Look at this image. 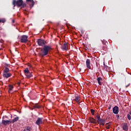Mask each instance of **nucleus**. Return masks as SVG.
Masks as SVG:
<instances>
[{"instance_id": "7ed1b4c3", "label": "nucleus", "mask_w": 131, "mask_h": 131, "mask_svg": "<svg viewBox=\"0 0 131 131\" xmlns=\"http://www.w3.org/2000/svg\"><path fill=\"white\" fill-rule=\"evenodd\" d=\"M37 42L38 44V46L43 47V46H45L46 43H47V41L43 39H39L37 40Z\"/></svg>"}, {"instance_id": "473e14b6", "label": "nucleus", "mask_w": 131, "mask_h": 131, "mask_svg": "<svg viewBox=\"0 0 131 131\" xmlns=\"http://www.w3.org/2000/svg\"><path fill=\"white\" fill-rule=\"evenodd\" d=\"M104 67H105V68H106V69H107V68L108 69H109V67H108V66H104Z\"/></svg>"}, {"instance_id": "f257e3e1", "label": "nucleus", "mask_w": 131, "mask_h": 131, "mask_svg": "<svg viewBox=\"0 0 131 131\" xmlns=\"http://www.w3.org/2000/svg\"><path fill=\"white\" fill-rule=\"evenodd\" d=\"M51 50H52L51 46L45 45L43 47V49L41 50L42 53H41L40 55L41 57H45V56H47Z\"/></svg>"}, {"instance_id": "e433bc0d", "label": "nucleus", "mask_w": 131, "mask_h": 131, "mask_svg": "<svg viewBox=\"0 0 131 131\" xmlns=\"http://www.w3.org/2000/svg\"><path fill=\"white\" fill-rule=\"evenodd\" d=\"M129 114H130V115H131V112H129Z\"/></svg>"}, {"instance_id": "2eb2a0df", "label": "nucleus", "mask_w": 131, "mask_h": 131, "mask_svg": "<svg viewBox=\"0 0 131 131\" xmlns=\"http://www.w3.org/2000/svg\"><path fill=\"white\" fill-rule=\"evenodd\" d=\"M103 80V79H102V77H99L97 78V82L99 84V85H102V83H101V81Z\"/></svg>"}, {"instance_id": "1a4fd4ad", "label": "nucleus", "mask_w": 131, "mask_h": 131, "mask_svg": "<svg viewBox=\"0 0 131 131\" xmlns=\"http://www.w3.org/2000/svg\"><path fill=\"white\" fill-rule=\"evenodd\" d=\"M2 123L4 125H8L10 123H12V122H11V121H10L9 120H2Z\"/></svg>"}, {"instance_id": "4468645a", "label": "nucleus", "mask_w": 131, "mask_h": 131, "mask_svg": "<svg viewBox=\"0 0 131 131\" xmlns=\"http://www.w3.org/2000/svg\"><path fill=\"white\" fill-rule=\"evenodd\" d=\"M33 109H40L41 108V105H39L38 103L35 104L33 106Z\"/></svg>"}, {"instance_id": "72a5a7b5", "label": "nucleus", "mask_w": 131, "mask_h": 131, "mask_svg": "<svg viewBox=\"0 0 131 131\" xmlns=\"http://www.w3.org/2000/svg\"><path fill=\"white\" fill-rule=\"evenodd\" d=\"M130 83L128 84L127 85H126V88H128V86H129L130 85Z\"/></svg>"}, {"instance_id": "9b49d317", "label": "nucleus", "mask_w": 131, "mask_h": 131, "mask_svg": "<svg viewBox=\"0 0 131 131\" xmlns=\"http://www.w3.org/2000/svg\"><path fill=\"white\" fill-rule=\"evenodd\" d=\"M3 76L5 78H9V77H11V76H12V74L9 73H3Z\"/></svg>"}, {"instance_id": "f8f14e48", "label": "nucleus", "mask_w": 131, "mask_h": 131, "mask_svg": "<svg viewBox=\"0 0 131 131\" xmlns=\"http://www.w3.org/2000/svg\"><path fill=\"white\" fill-rule=\"evenodd\" d=\"M122 128L123 130H125V131L128 130V126H127V123H123Z\"/></svg>"}, {"instance_id": "4be33fe9", "label": "nucleus", "mask_w": 131, "mask_h": 131, "mask_svg": "<svg viewBox=\"0 0 131 131\" xmlns=\"http://www.w3.org/2000/svg\"><path fill=\"white\" fill-rule=\"evenodd\" d=\"M75 101L77 102V103H78L79 101H80V97L79 96H77L75 97Z\"/></svg>"}, {"instance_id": "393cba45", "label": "nucleus", "mask_w": 131, "mask_h": 131, "mask_svg": "<svg viewBox=\"0 0 131 131\" xmlns=\"http://www.w3.org/2000/svg\"><path fill=\"white\" fill-rule=\"evenodd\" d=\"M13 89H14V86L12 85H9V91L11 92V91H13Z\"/></svg>"}, {"instance_id": "6e6552de", "label": "nucleus", "mask_w": 131, "mask_h": 131, "mask_svg": "<svg viewBox=\"0 0 131 131\" xmlns=\"http://www.w3.org/2000/svg\"><path fill=\"white\" fill-rule=\"evenodd\" d=\"M61 48L63 51H67L68 50V45L67 43H63Z\"/></svg>"}, {"instance_id": "423d86ee", "label": "nucleus", "mask_w": 131, "mask_h": 131, "mask_svg": "<svg viewBox=\"0 0 131 131\" xmlns=\"http://www.w3.org/2000/svg\"><path fill=\"white\" fill-rule=\"evenodd\" d=\"M113 112L114 113V114H118V113L119 112V108L118 106H114V107L113 108Z\"/></svg>"}, {"instance_id": "4c0bfd02", "label": "nucleus", "mask_w": 131, "mask_h": 131, "mask_svg": "<svg viewBox=\"0 0 131 131\" xmlns=\"http://www.w3.org/2000/svg\"><path fill=\"white\" fill-rule=\"evenodd\" d=\"M117 117H118V118H119V115H118Z\"/></svg>"}, {"instance_id": "bb28decb", "label": "nucleus", "mask_w": 131, "mask_h": 131, "mask_svg": "<svg viewBox=\"0 0 131 131\" xmlns=\"http://www.w3.org/2000/svg\"><path fill=\"white\" fill-rule=\"evenodd\" d=\"M127 118H128V120H130V119H131V116H130V115L128 114V115H127Z\"/></svg>"}, {"instance_id": "7c9ffc66", "label": "nucleus", "mask_w": 131, "mask_h": 131, "mask_svg": "<svg viewBox=\"0 0 131 131\" xmlns=\"http://www.w3.org/2000/svg\"><path fill=\"white\" fill-rule=\"evenodd\" d=\"M28 67H29L30 69H32V66H31V64H29Z\"/></svg>"}, {"instance_id": "b1692460", "label": "nucleus", "mask_w": 131, "mask_h": 131, "mask_svg": "<svg viewBox=\"0 0 131 131\" xmlns=\"http://www.w3.org/2000/svg\"><path fill=\"white\" fill-rule=\"evenodd\" d=\"M6 22V19L0 18V23H5Z\"/></svg>"}, {"instance_id": "20e7f679", "label": "nucleus", "mask_w": 131, "mask_h": 131, "mask_svg": "<svg viewBox=\"0 0 131 131\" xmlns=\"http://www.w3.org/2000/svg\"><path fill=\"white\" fill-rule=\"evenodd\" d=\"M28 41V36L24 35L21 36L20 42L24 43H26Z\"/></svg>"}, {"instance_id": "aec40b11", "label": "nucleus", "mask_w": 131, "mask_h": 131, "mask_svg": "<svg viewBox=\"0 0 131 131\" xmlns=\"http://www.w3.org/2000/svg\"><path fill=\"white\" fill-rule=\"evenodd\" d=\"M24 131H30L31 130V127L30 126H27L25 128Z\"/></svg>"}, {"instance_id": "2f4dec72", "label": "nucleus", "mask_w": 131, "mask_h": 131, "mask_svg": "<svg viewBox=\"0 0 131 131\" xmlns=\"http://www.w3.org/2000/svg\"><path fill=\"white\" fill-rule=\"evenodd\" d=\"M111 107H112L111 105H108V110H110V109H111Z\"/></svg>"}, {"instance_id": "5701e85b", "label": "nucleus", "mask_w": 131, "mask_h": 131, "mask_svg": "<svg viewBox=\"0 0 131 131\" xmlns=\"http://www.w3.org/2000/svg\"><path fill=\"white\" fill-rule=\"evenodd\" d=\"M102 50H103V51H107V45H104V46L102 47Z\"/></svg>"}, {"instance_id": "cd10ccee", "label": "nucleus", "mask_w": 131, "mask_h": 131, "mask_svg": "<svg viewBox=\"0 0 131 131\" xmlns=\"http://www.w3.org/2000/svg\"><path fill=\"white\" fill-rule=\"evenodd\" d=\"M107 42L106 41V40H105L104 39H103V40H102V43H103V45H104V46H106V43Z\"/></svg>"}, {"instance_id": "dca6fc26", "label": "nucleus", "mask_w": 131, "mask_h": 131, "mask_svg": "<svg viewBox=\"0 0 131 131\" xmlns=\"http://www.w3.org/2000/svg\"><path fill=\"white\" fill-rule=\"evenodd\" d=\"M19 120V117H17L14 118L11 121V123H15L16 121H18Z\"/></svg>"}, {"instance_id": "9d476101", "label": "nucleus", "mask_w": 131, "mask_h": 131, "mask_svg": "<svg viewBox=\"0 0 131 131\" xmlns=\"http://www.w3.org/2000/svg\"><path fill=\"white\" fill-rule=\"evenodd\" d=\"M86 66L89 69H91V60L87 59L86 60Z\"/></svg>"}, {"instance_id": "a211bd4d", "label": "nucleus", "mask_w": 131, "mask_h": 131, "mask_svg": "<svg viewBox=\"0 0 131 131\" xmlns=\"http://www.w3.org/2000/svg\"><path fill=\"white\" fill-rule=\"evenodd\" d=\"M90 122H91V123H96V119L93 118H91L90 119Z\"/></svg>"}, {"instance_id": "0eeeda50", "label": "nucleus", "mask_w": 131, "mask_h": 131, "mask_svg": "<svg viewBox=\"0 0 131 131\" xmlns=\"http://www.w3.org/2000/svg\"><path fill=\"white\" fill-rule=\"evenodd\" d=\"M42 118H38L37 121H36V124L37 125H40L42 124Z\"/></svg>"}, {"instance_id": "ddd939ff", "label": "nucleus", "mask_w": 131, "mask_h": 131, "mask_svg": "<svg viewBox=\"0 0 131 131\" xmlns=\"http://www.w3.org/2000/svg\"><path fill=\"white\" fill-rule=\"evenodd\" d=\"M97 119L98 123H102L103 122H105V120L101 119V118L98 116H96Z\"/></svg>"}, {"instance_id": "a878e982", "label": "nucleus", "mask_w": 131, "mask_h": 131, "mask_svg": "<svg viewBox=\"0 0 131 131\" xmlns=\"http://www.w3.org/2000/svg\"><path fill=\"white\" fill-rule=\"evenodd\" d=\"M91 112L92 115H95V110L92 109V110H91Z\"/></svg>"}, {"instance_id": "6ab92c4d", "label": "nucleus", "mask_w": 131, "mask_h": 131, "mask_svg": "<svg viewBox=\"0 0 131 131\" xmlns=\"http://www.w3.org/2000/svg\"><path fill=\"white\" fill-rule=\"evenodd\" d=\"M24 73H25V75H28V73L29 72H30V71H29V70H28V68H26V69L25 70H24Z\"/></svg>"}, {"instance_id": "c756f323", "label": "nucleus", "mask_w": 131, "mask_h": 131, "mask_svg": "<svg viewBox=\"0 0 131 131\" xmlns=\"http://www.w3.org/2000/svg\"><path fill=\"white\" fill-rule=\"evenodd\" d=\"M110 126H109V125H105V127L106 128H107V129H110Z\"/></svg>"}, {"instance_id": "f3484780", "label": "nucleus", "mask_w": 131, "mask_h": 131, "mask_svg": "<svg viewBox=\"0 0 131 131\" xmlns=\"http://www.w3.org/2000/svg\"><path fill=\"white\" fill-rule=\"evenodd\" d=\"M28 78H30L31 77H32V72H29L27 75H26Z\"/></svg>"}, {"instance_id": "412c9836", "label": "nucleus", "mask_w": 131, "mask_h": 131, "mask_svg": "<svg viewBox=\"0 0 131 131\" xmlns=\"http://www.w3.org/2000/svg\"><path fill=\"white\" fill-rule=\"evenodd\" d=\"M10 72V69L9 68L5 67V70H4L3 73H8V72Z\"/></svg>"}, {"instance_id": "f03ea898", "label": "nucleus", "mask_w": 131, "mask_h": 131, "mask_svg": "<svg viewBox=\"0 0 131 131\" xmlns=\"http://www.w3.org/2000/svg\"><path fill=\"white\" fill-rule=\"evenodd\" d=\"M12 5H13V8H15L16 7V5L18 8L19 7H22V8H25L26 7V4L23 3V0H17L16 1V0H13Z\"/></svg>"}, {"instance_id": "c85d7f7f", "label": "nucleus", "mask_w": 131, "mask_h": 131, "mask_svg": "<svg viewBox=\"0 0 131 131\" xmlns=\"http://www.w3.org/2000/svg\"><path fill=\"white\" fill-rule=\"evenodd\" d=\"M106 125L111 126V122H108V123H106Z\"/></svg>"}, {"instance_id": "c9c22d12", "label": "nucleus", "mask_w": 131, "mask_h": 131, "mask_svg": "<svg viewBox=\"0 0 131 131\" xmlns=\"http://www.w3.org/2000/svg\"><path fill=\"white\" fill-rule=\"evenodd\" d=\"M12 23H15V20H12Z\"/></svg>"}, {"instance_id": "f704fd0d", "label": "nucleus", "mask_w": 131, "mask_h": 131, "mask_svg": "<svg viewBox=\"0 0 131 131\" xmlns=\"http://www.w3.org/2000/svg\"><path fill=\"white\" fill-rule=\"evenodd\" d=\"M101 125H105V122L101 123Z\"/></svg>"}, {"instance_id": "39448f33", "label": "nucleus", "mask_w": 131, "mask_h": 131, "mask_svg": "<svg viewBox=\"0 0 131 131\" xmlns=\"http://www.w3.org/2000/svg\"><path fill=\"white\" fill-rule=\"evenodd\" d=\"M26 3L27 5H29L30 8H32L34 6V1L33 0H26Z\"/></svg>"}]
</instances>
